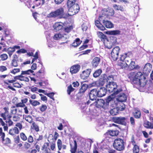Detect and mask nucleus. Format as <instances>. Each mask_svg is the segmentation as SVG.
Wrapping results in <instances>:
<instances>
[{"instance_id":"62","label":"nucleus","mask_w":153,"mask_h":153,"mask_svg":"<svg viewBox=\"0 0 153 153\" xmlns=\"http://www.w3.org/2000/svg\"><path fill=\"white\" fill-rule=\"evenodd\" d=\"M13 87L20 88L22 87L21 85L19 82H13Z\"/></svg>"},{"instance_id":"3","label":"nucleus","mask_w":153,"mask_h":153,"mask_svg":"<svg viewBox=\"0 0 153 153\" xmlns=\"http://www.w3.org/2000/svg\"><path fill=\"white\" fill-rule=\"evenodd\" d=\"M3 109L5 112L1 114V116L5 121L6 123L8 124L9 126H12L13 122L11 120L12 116L9 112L8 108L5 107L3 108Z\"/></svg>"},{"instance_id":"61","label":"nucleus","mask_w":153,"mask_h":153,"mask_svg":"<svg viewBox=\"0 0 153 153\" xmlns=\"http://www.w3.org/2000/svg\"><path fill=\"white\" fill-rule=\"evenodd\" d=\"M97 81H94L88 85V87L89 88L96 87L97 85Z\"/></svg>"},{"instance_id":"12","label":"nucleus","mask_w":153,"mask_h":153,"mask_svg":"<svg viewBox=\"0 0 153 153\" xmlns=\"http://www.w3.org/2000/svg\"><path fill=\"white\" fill-rule=\"evenodd\" d=\"M45 73V68L44 67H42L41 69L36 73V77L39 79H42L44 77Z\"/></svg>"},{"instance_id":"41","label":"nucleus","mask_w":153,"mask_h":153,"mask_svg":"<svg viewBox=\"0 0 153 153\" xmlns=\"http://www.w3.org/2000/svg\"><path fill=\"white\" fill-rule=\"evenodd\" d=\"M32 126L31 127L32 128L34 129L36 131L38 132L39 131V127L38 125L35 122H33L32 123Z\"/></svg>"},{"instance_id":"45","label":"nucleus","mask_w":153,"mask_h":153,"mask_svg":"<svg viewBox=\"0 0 153 153\" xmlns=\"http://www.w3.org/2000/svg\"><path fill=\"white\" fill-rule=\"evenodd\" d=\"M75 90V89L73 88L71 85H70L67 88V91L68 94L70 95L71 92H73Z\"/></svg>"},{"instance_id":"23","label":"nucleus","mask_w":153,"mask_h":153,"mask_svg":"<svg viewBox=\"0 0 153 153\" xmlns=\"http://www.w3.org/2000/svg\"><path fill=\"white\" fill-rule=\"evenodd\" d=\"M100 61V59L99 57H95L92 62V64L93 68H96L98 65Z\"/></svg>"},{"instance_id":"51","label":"nucleus","mask_w":153,"mask_h":153,"mask_svg":"<svg viewBox=\"0 0 153 153\" xmlns=\"http://www.w3.org/2000/svg\"><path fill=\"white\" fill-rule=\"evenodd\" d=\"M97 83L99 84L100 86H102L105 84V79H104L101 78L98 81Z\"/></svg>"},{"instance_id":"13","label":"nucleus","mask_w":153,"mask_h":153,"mask_svg":"<svg viewBox=\"0 0 153 153\" xmlns=\"http://www.w3.org/2000/svg\"><path fill=\"white\" fill-rule=\"evenodd\" d=\"M63 28V33L64 34H65L64 35L65 36L67 37V38H68V36L67 35L73 29V26L71 25H69L68 26H65Z\"/></svg>"},{"instance_id":"7","label":"nucleus","mask_w":153,"mask_h":153,"mask_svg":"<svg viewBox=\"0 0 153 153\" xmlns=\"http://www.w3.org/2000/svg\"><path fill=\"white\" fill-rule=\"evenodd\" d=\"M68 14L70 16H72L77 13L79 10V7L77 4L69 7Z\"/></svg>"},{"instance_id":"39","label":"nucleus","mask_w":153,"mask_h":153,"mask_svg":"<svg viewBox=\"0 0 153 153\" xmlns=\"http://www.w3.org/2000/svg\"><path fill=\"white\" fill-rule=\"evenodd\" d=\"M110 135L111 137L117 136L119 134V131L117 130H109Z\"/></svg>"},{"instance_id":"4","label":"nucleus","mask_w":153,"mask_h":153,"mask_svg":"<svg viewBox=\"0 0 153 153\" xmlns=\"http://www.w3.org/2000/svg\"><path fill=\"white\" fill-rule=\"evenodd\" d=\"M124 142L122 139L118 138L115 139L113 144L114 147L119 151H123L125 149Z\"/></svg>"},{"instance_id":"2","label":"nucleus","mask_w":153,"mask_h":153,"mask_svg":"<svg viewBox=\"0 0 153 153\" xmlns=\"http://www.w3.org/2000/svg\"><path fill=\"white\" fill-rule=\"evenodd\" d=\"M107 90L109 93H112L114 95L119 94L122 91V88L117 89V83L114 82H110L106 85Z\"/></svg>"},{"instance_id":"64","label":"nucleus","mask_w":153,"mask_h":153,"mask_svg":"<svg viewBox=\"0 0 153 153\" xmlns=\"http://www.w3.org/2000/svg\"><path fill=\"white\" fill-rule=\"evenodd\" d=\"M47 107L45 105H42L40 107V110L42 112H44L47 109Z\"/></svg>"},{"instance_id":"16","label":"nucleus","mask_w":153,"mask_h":153,"mask_svg":"<svg viewBox=\"0 0 153 153\" xmlns=\"http://www.w3.org/2000/svg\"><path fill=\"white\" fill-rule=\"evenodd\" d=\"M127 119L126 118L124 117H116L114 119V120L115 123L124 125H126V121Z\"/></svg>"},{"instance_id":"44","label":"nucleus","mask_w":153,"mask_h":153,"mask_svg":"<svg viewBox=\"0 0 153 153\" xmlns=\"http://www.w3.org/2000/svg\"><path fill=\"white\" fill-rule=\"evenodd\" d=\"M75 1V0H68L67 4V7L69 8L74 4H76Z\"/></svg>"},{"instance_id":"29","label":"nucleus","mask_w":153,"mask_h":153,"mask_svg":"<svg viewBox=\"0 0 153 153\" xmlns=\"http://www.w3.org/2000/svg\"><path fill=\"white\" fill-rule=\"evenodd\" d=\"M152 68V65L150 63H147L145 64L143 68V71L145 72L146 74H148L151 70Z\"/></svg>"},{"instance_id":"18","label":"nucleus","mask_w":153,"mask_h":153,"mask_svg":"<svg viewBox=\"0 0 153 153\" xmlns=\"http://www.w3.org/2000/svg\"><path fill=\"white\" fill-rule=\"evenodd\" d=\"M64 26L63 23L61 22H56L53 25L54 30L56 31H59L63 28Z\"/></svg>"},{"instance_id":"47","label":"nucleus","mask_w":153,"mask_h":153,"mask_svg":"<svg viewBox=\"0 0 153 153\" xmlns=\"http://www.w3.org/2000/svg\"><path fill=\"white\" fill-rule=\"evenodd\" d=\"M105 101L102 99L98 100L97 102V105L99 107H101L104 104Z\"/></svg>"},{"instance_id":"34","label":"nucleus","mask_w":153,"mask_h":153,"mask_svg":"<svg viewBox=\"0 0 153 153\" xmlns=\"http://www.w3.org/2000/svg\"><path fill=\"white\" fill-rule=\"evenodd\" d=\"M64 34H64L63 32L62 33H56L53 36V39L56 40H58L62 37L65 38L66 39L67 38V37L65 36Z\"/></svg>"},{"instance_id":"15","label":"nucleus","mask_w":153,"mask_h":153,"mask_svg":"<svg viewBox=\"0 0 153 153\" xmlns=\"http://www.w3.org/2000/svg\"><path fill=\"white\" fill-rule=\"evenodd\" d=\"M128 69L130 71H132L134 70H138L140 68V66L138 65H136L135 62L132 61L129 64L127 65Z\"/></svg>"},{"instance_id":"21","label":"nucleus","mask_w":153,"mask_h":153,"mask_svg":"<svg viewBox=\"0 0 153 153\" xmlns=\"http://www.w3.org/2000/svg\"><path fill=\"white\" fill-rule=\"evenodd\" d=\"M59 136L58 133L56 131L54 133V136L52 134H50L49 135L48 137V141H50L52 140L55 142L57 139L58 137Z\"/></svg>"},{"instance_id":"37","label":"nucleus","mask_w":153,"mask_h":153,"mask_svg":"<svg viewBox=\"0 0 153 153\" xmlns=\"http://www.w3.org/2000/svg\"><path fill=\"white\" fill-rule=\"evenodd\" d=\"M102 72L101 69H98L95 71L93 74V76L95 78H97L99 76Z\"/></svg>"},{"instance_id":"24","label":"nucleus","mask_w":153,"mask_h":153,"mask_svg":"<svg viewBox=\"0 0 153 153\" xmlns=\"http://www.w3.org/2000/svg\"><path fill=\"white\" fill-rule=\"evenodd\" d=\"M127 96L124 93L120 94L117 97V100L118 101L122 102L126 101L127 100Z\"/></svg>"},{"instance_id":"28","label":"nucleus","mask_w":153,"mask_h":153,"mask_svg":"<svg viewBox=\"0 0 153 153\" xmlns=\"http://www.w3.org/2000/svg\"><path fill=\"white\" fill-rule=\"evenodd\" d=\"M45 0H34L33 3L35 4L36 7H41L44 5L45 3Z\"/></svg>"},{"instance_id":"27","label":"nucleus","mask_w":153,"mask_h":153,"mask_svg":"<svg viewBox=\"0 0 153 153\" xmlns=\"http://www.w3.org/2000/svg\"><path fill=\"white\" fill-rule=\"evenodd\" d=\"M102 23L107 28H111L114 27V25L111 21L103 20Z\"/></svg>"},{"instance_id":"54","label":"nucleus","mask_w":153,"mask_h":153,"mask_svg":"<svg viewBox=\"0 0 153 153\" xmlns=\"http://www.w3.org/2000/svg\"><path fill=\"white\" fill-rule=\"evenodd\" d=\"M54 93L53 92H52L48 93H44V94L49 97L53 100H54V99L53 97L54 95Z\"/></svg>"},{"instance_id":"10","label":"nucleus","mask_w":153,"mask_h":153,"mask_svg":"<svg viewBox=\"0 0 153 153\" xmlns=\"http://www.w3.org/2000/svg\"><path fill=\"white\" fill-rule=\"evenodd\" d=\"M91 69H87L83 71L80 75L81 78L84 80L87 79L91 73Z\"/></svg>"},{"instance_id":"40","label":"nucleus","mask_w":153,"mask_h":153,"mask_svg":"<svg viewBox=\"0 0 153 153\" xmlns=\"http://www.w3.org/2000/svg\"><path fill=\"white\" fill-rule=\"evenodd\" d=\"M25 120L29 123H33V119L31 116L30 115H26L25 117Z\"/></svg>"},{"instance_id":"11","label":"nucleus","mask_w":153,"mask_h":153,"mask_svg":"<svg viewBox=\"0 0 153 153\" xmlns=\"http://www.w3.org/2000/svg\"><path fill=\"white\" fill-rule=\"evenodd\" d=\"M102 11L103 14H104L107 17L113 16L114 13V10L112 8H108L107 9H104Z\"/></svg>"},{"instance_id":"53","label":"nucleus","mask_w":153,"mask_h":153,"mask_svg":"<svg viewBox=\"0 0 153 153\" xmlns=\"http://www.w3.org/2000/svg\"><path fill=\"white\" fill-rule=\"evenodd\" d=\"M57 145L59 150H60L62 149V141L60 139H59L57 141Z\"/></svg>"},{"instance_id":"63","label":"nucleus","mask_w":153,"mask_h":153,"mask_svg":"<svg viewBox=\"0 0 153 153\" xmlns=\"http://www.w3.org/2000/svg\"><path fill=\"white\" fill-rule=\"evenodd\" d=\"M132 61L131 60V59L129 57L127 56L126 57L125 61L126 65H128V64L131 63V62Z\"/></svg>"},{"instance_id":"56","label":"nucleus","mask_w":153,"mask_h":153,"mask_svg":"<svg viewBox=\"0 0 153 153\" xmlns=\"http://www.w3.org/2000/svg\"><path fill=\"white\" fill-rule=\"evenodd\" d=\"M22 75L21 74L20 76V81H24L26 82H29V79L26 77H25V76H22Z\"/></svg>"},{"instance_id":"6","label":"nucleus","mask_w":153,"mask_h":153,"mask_svg":"<svg viewBox=\"0 0 153 153\" xmlns=\"http://www.w3.org/2000/svg\"><path fill=\"white\" fill-rule=\"evenodd\" d=\"M142 76H143V74L140 71L137 72L136 74H135L134 79H135L137 82L136 86L138 87H143L145 85L144 83L141 82V78Z\"/></svg>"},{"instance_id":"60","label":"nucleus","mask_w":153,"mask_h":153,"mask_svg":"<svg viewBox=\"0 0 153 153\" xmlns=\"http://www.w3.org/2000/svg\"><path fill=\"white\" fill-rule=\"evenodd\" d=\"M108 102H105V101L102 105L101 108H102L104 110H106L108 109Z\"/></svg>"},{"instance_id":"1","label":"nucleus","mask_w":153,"mask_h":153,"mask_svg":"<svg viewBox=\"0 0 153 153\" xmlns=\"http://www.w3.org/2000/svg\"><path fill=\"white\" fill-rule=\"evenodd\" d=\"M64 8L62 7H60L55 10L51 12L48 15L47 17L59 19L65 18V17L64 16Z\"/></svg>"},{"instance_id":"5","label":"nucleus","mask_w":153,"mask_h":153,"mask_svg":"<svg viewBox=\"0 0 153 153\" xmlns=\"http://www.w3.org/2000/svg\"><path fill=\"white\" fill-rule=\"evenodd\" d=\"M120 50L119 47L118 46L114 47L112 49L110 54L111 59V60L114 61L117 60Z\"/></svg>"},{"instance_id":"46","label":"nucleus","mask_w":153,"mask_h":153,"mask_svg":"<svg viewBox=\"0 0 153 153\" xmlns=\"http://www.w3.org/2000/svg\"><path fill=\"white\" fill-rule=\"evenodd\" d=\"M0 123H1V125L4 126V130L7 131L8 129V127L7 124H5L2 118H0Z\"/></svg>"},{"instance_id":"22","label":"nucleus","mask_w":153,"mask_h":153,"mask_svg":"<svg viewBox=\"0 0 153 153\" xmlns=\"http://www.w3.org/2000/svg\"><path fill=\"white\" fill-rule=\"evenodd\" d=\"M88 85L86 84H81V86L79 89L78 93V94H83L87 90L88 87Z\"/></svg>"},{"instance_id":"8","label":"nucleus","mask_w":153,"mask_h":153,"mask_svg":"<svg viewBox=\"0 0 153 153\" xmlns=\"http://www.w3.org/2000/svg\"><path fill=\"white\" fill-rule=\"evenodd\" d=\"M111 72V74L108 76L106 79V81L108 82V83L110 82H114L113 81L116 80L117 76L118 75L115 70Z\"/></svg>"},{"instance_id":"19","label":"nucleus","mask_w":153,"mask_h":153,"mask_svg":"<svg viewBox=\"0 0 153 153\" xmlns=\"http://www.w3.org/2000/svg\"><path fill=\"white\" fill-rule=\"evenodd\" d=\"M70 144L71 146V153H75L77 149V144L76 140H74V142L70 143Z\"/></svg>"},{"instance_id":"30","label":"nucleus","mask_w":153,"mask_h":153,"mask_svg":"<svg viewBox=\"0 0 153 153\" xmlns=\"http://www.w3.org/2000/svg\"><path fill=\"white\" fill-rule=\"evenodd\" d=\"M134 117L136 119H139L141 117V114L140 110L138 108L135 109L132 113Z\"/></svg>"},{"instance_id":"9","label":"nucleus","mask_w":153,"mask_h":153,"mask_svg":"<svg viewBox=\"0 0 153 153\" xmlns=\"http://www.w3.org/2000/svg\"><path fill=\"white\" fill-rule=\"evenodd\" d=\"M90 99L91 100H95L98 97L97 91L95 89L91 90L89 93Z\"/></svg>"},{"instance_id":"52","label":"nucleus","mask_w":153,"mask_h":153,"mask_svg":"<svg viewBox=\"0 0 153 153\" xmlns=\"http://www.w3.org/2000/svg\"><path fill=\"white\" fill-rule=\"evenodd\" d=\"M20 137L21 139L24 141H25L27 140V137L25 134L23 132H21L20 134Z\"/></svg>"},{"instance_id":"25","label":"nucleus","mask_w":153,"mask_h":153,"mask_svg":"<svg viewBox=\"0 0 153 153\" xmlns=\"http://www.w3.org/2000/svg\"><path fill=\"white\" fill-rule=\"evenodd\" d=\"M49 146V143L48 142L45 143L42 149V150H44L43 153H51V150L48 147Z\"/></svg>"},{"instance_id":"26","label":"nucleus","mask_w":153,"mask_h":153,"mask_svg":"<svg viewBox=\"0 0 153 153\" xmlns=\"http://www.w3.org/2000/svg\"><path fill=\"white\" fill-rule=\"evenodd\" d=\"M143 125L146 129H153V123L146 120L143 122Z\"/></svg>"},{"instance_id":"36","label":"nucleus","mask_w":153,"mask_h":153,"mask_svg":"<svg viewBox=\"0 0 153 153\" xmlns=\"http://www.w3.org/2000/svg\"><path fill=\"white\" fill-rule=\"evenodd\" d=\"M119 111V108L118 107H116L111 109L110 111V113L111 115L114 116L117 115Z\"/></svg>"},{"instance_id":"17","label":"nucleus","mask_w":153,"mask_h":153,"mask_svg":"<svg viewBox=\"0 0 153 153\" xmlns=\"http://www.w3.org/2000/svg\"><path fill=\"white\" fill-rule=\"evenodd\" d=\"M80 68V66L79 65H74L71 67L70 72L72 74H76L79 71Z\"/></svg>"},{"instance_id":"31","label":"nucleus","mask_w":153,"mask_h":153,"mask_svg":"<svg viewBox=\"0 0 153 153\" xmlns=\"http://www.w3.org/2000/svg\"><path fill=\"white\" fill-rule=\"evenodd\" d=\"M95 24L97 27L102 30H105V27L98 20L95 21Z\"/></svg>"},{"instance_id":"59","label":"nucleus","mask_w":153,"mask_h":153,"mask_svg":"<svg viewBox=\"0 0 153 153\" xmlns=\"http://www.w3.org/2000/svg\"><path fill=\"white\" fill-rule=\"evenodd\" d=\"M27 142L29 143H32L34 141L33 138L31 135H30L27 138Z\"/></svg>"},{"instance_id":"42","label":"nucleus","mask_w":153,"mask_h":153,"mask_svg":"<svg viewBox=\"0 0 153 153\" xmlns=\"http://www.w3.org/2000/svg\"><path fill=\"white\" fill-rule=\"evenodd\" d=\"M20 76L21 75L16 76L14 77V79L9 80H7V82H9V83H13V82H14L16 80H20Z\"/></svg>"},{"instance_id":"38","label":"nucleus","mask_w":153,"mask_h":153,"mask_svg":"<svg viewBox=\"0 0 153 153\" xmlns=\"http://www.w3.org/2000/svg\"><path fill=\"white\" fill-rule=\"evenodd\" d=\"M30 104L31 105L35 107L37 105H39L40 104V103L36 100H29Z\"/></svg>"},{"instance_id":"57","label":"nucleus","mask_w":153,"mask_h":153,"mask_svg":"<svg viewBox=\"0 0 153 153\" xmlns=\"http://www.w3.org/2000/svg\"><path fill=\"white\" fill-rule=\"evenodd\" d=\"M0 136H1V138L2 141H4V138L5 136V133L2 132V129L1 128H0Z\"/></svg>"},{"instance_id":"32","label":"nucleus","mask_w":153,"mask_h":153,"mask_svg":"<svg viewBox=\"0 0 153 153\" xmlns=\"http://www.w3.org/2000/svg\"><path fill=\"white\" fill-rule=\"evenodd\" d=\"M19 129L16 127L10 129L9 131V134L12 136H14L16 134H19Z\"/></svg>"},{"instance_id":"35","label":"nucleus","mask_w":153,"mask_h":153,"mask_svg":"<svg viewBox=\"0 0 153 153\" xmlns=\"http://www.w3.org/2000/svg\"><path fill=\"white\" fill-rule=\"evenodd\" d=\"M97 35L98 38H100L102 41H105V40L106 39V36L101 32L99 31L97 32Z\"/></svg>"},{"instance_id":"43","label":"nucleus","mask_w":153,"mask_h":153,"mask_svg":"<svg viewBox=\"0 0 153 153\" xmlns=\"http://www.w3.org/2000/svg\"><path fill=\"white\" fill-rule=\"evenodd\" d=\"M7 51L8 54L9 56H10L15 51V49L14 48H13V47H10L7 49Z\"/></svg>"},{"instance_id":"58","label":"nucleus","mask_w":153,"mask_h":153,"mask_svg":"<svg viewBox=\"0 0 153 153\" xmlns=\"http://www.w3.org/2000/svg\"><path fill=\"white\" fill-rule=\"evenodd\" d=\"M104 136L106 139H108V138L111 137V136L110 135L109 130H108L107 132L104 134Z\"/></svg>"},{"instance_id":"14","label":"nucleus","mask_w":153,"mask_h":153,"mask_svg":"<svg viewBox=\"0 0 153 153\" xmlns=\"http://www.w3.org/2000/svg\"><path fill=\"white\" fill-rule=\"evenodd\" d=\"M127 76L130 79L131 83L134 85L136 86L137 82L135 79H134L135 72H131L127 74Z\"/></svg>"},{"instance_id":"55","label":"nucleus","mask_w":153,"mask_h":153,"mask_svg":"<svg viewBox=\"0 0 153 153\" xmlns=\"http://www.w3.org/2000/svg\"><path fill=\"white\" fill-rule=\"evenodd\" d=\"M11 65L14 67H16L18 66L17 60L15 59H13L11 63Z\"/></svg>"},{"instance_id":"49","label":"nucleus","mask_w":153,"mask_h":153,"mask_svg":"<svg viewBox=\"0 0 153 153\" xmlns=\"http://www.w3.org/2000/svg\"><path fill=\"white\" fill-rule=\"evenodd\" d=\"M132 150L133 153H139L140 148L138 145L133 146Z\"/></svg>"},{"instance_id":"50","label":"nucleus","mask_w":153,"mask_h":153,"mask_svg":"<svg viewBox=\"0 0 153 153\" xmlns=\"http://www.w3.org/2000/svg\"><path fill=\"white\" fill-rule=\"evenodd\" d=\"M1 60L2 61L6 60L8 58V56L6 53H3L0 56Z\"/></svg>"},{"instance_id":"20","label":"nucleus","mask_w":153,"mask_h":153,"mask_svg":"<svg viewBox=\"0 0 153 153\" xmlns=\"http://www.w3.org/2000/svg\"><path fill=\"white\" fill-rule=\"evenodd\" d=\"M107 91V89L104 87H101L97 91L98 97H101L105 96Z\"/></svg>"},{"instance_id":"33","label":"nucleus","mask_w":153,"mask_h":153,"mask_svg":"<svg viewBox=\"0 0 153 153\" xmlns=\"http://www.w3.org/2000/svg\"><path fill=\"white\" fill-rule=\"evenodd\" d=\"M121 31L119 30H113L106 32V33L108 35H119L120 34Z\"/></svg>"},{"instance_id":"48","label":"nucleus","mask_w":153,"mask_h":153,"mask_svg":"<svg viewBox=\"0 0 153 153\" xmlns=\"http://www.w3.org/2000/svg\"><path fill=\"white\" fill-rule=\"evenodd\" d=\"M33 71L31 69H29L25 71H22L21 72V75H29L31 73H33Z\"/></svg>"}]
</instances>
